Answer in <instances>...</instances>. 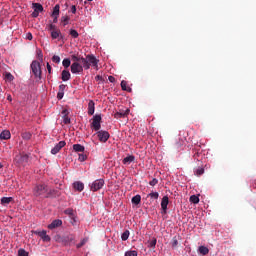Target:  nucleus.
Wrapping results in <instances>:
<instances>
[{
    "label": "nucleus",
    "mask_w": 256,
    "mask_h": 256,
    "mask_svg": "<svg viewBox=\"0 0 256 256\" xmlns=\"http://www.w3.org/2000/svg\"><path fill=\"white\" fill-rule=\"evenodd\" d=\"M55 239L57 243H61L62 245L67 246V245H71V243L75 241V236H73V234H69L66 236L57 235Z\"/></svg>",
    "instance_id": "nucleus-1"
},
{
    "label": "nucleus",
    "mask_w": 256,
    "mask_h": 256,
    "mask_svg": "<svg viewBox=\"0 0 256 256\" xmlns=\"http://www.w3.org/2000/svg\"><path fill=\"white\" fill-rule=\"evenodd\" d=\"M49 187L46 184H39L34 187L35 197H41V195H47Z\"/></svg>",
    "instance_id": "nucleus-2"
},
{
    "label": "nucleus",
    "mask_w": 256,
    "mask_h": 256,
    "mask_svg": "<svg viewBox=\"0 0 256 256\" xmlns=\"http://www.w3.org/2000/svg\"><path fill=\"white\" fill-rule=\"evenodd\" d=\"M30 67L33 75L36 78L41 79V63H39L37 60H34L32 61Z\"/></svg>",
    "instance_id": "nucleus-3"
},
{
    "label": "nucleus",
    "mask_w": 256,
    "mask_h": 256,
    "mask_svg": "<svg viewBox=\"0 0 256 256\" xmlns=\"http://www.w3.org/2000/svg\"><path fill=\"white\" fill-rule=\"evenodd\" d=\"M101 115L100 114H96L93 116L92 118V123L90 124L91 129H93V131H100L101 130Z\"/></svg>",
    "instance_id": "nucleus-4"
},
{
    "label": "nucleus",
    "mask_w": 256,
    "mask_h": 256,
    "mask_svg": "<svg viewBox=\"0 0 256 256\" xmlns=\"http://www.w3.org/2000/svg\"><path fill=\"white\" fill-rule=\"evenodd\" d=\"M86 62L88 63V69H91V66L95 69H98L99 67V59L95 57V55H87L86 56Z\"/></svg>",
    "instance_id": "nucleus-5"
},
{
    "label": "nucleus",
    "mask_w": 256,
    "mask_h": 256,
    "mask_svg": "<svg viewBox=\"0 0 256 256\" xmlns=\"http://www.w3.org/2000/svg\"><path fill=\"white\" fill-rule=\"evenodd\" d=\"M96 135H97L100 143H107V141H109V137H111L109 132H107L105 130H98Z\"/></svg>",
    "instance_id": "nucleus-6"
},
{
    "label": "nucleus",
    "mask_w": 256,
    "mask_h": 256,
    "mask_svg": "<svg viewBox=\"0 0 256 256\" xmlns=\"http://www.w3.org/2000/svg\"><path fill=\"white\" fill-rule=\"evenodd\" d=\"M71 73H73L74 75L83 73V69H85V67H83V64L81 65L79 62H73L71 64Z\"/></svg>",
    "instance_id": "nucleus-7"
},
{
    "label": "nucleus",
    "mask_w": 256,
    "mask_h": 256,
    "mask_svg": "<svg viewBox=\"0 0 256 256\" xmlns=\"http://www.w3.org/2000/svg\"><path fill=\"white\" fill-rule=\"evenodd\" d=\"M71 59L74 63H82L85 70L89 69V64L87 63V59L81 56L72 55Z\"/></svg>",
    "instance_id": "nucleus-8"
},
{
    "label": "nucleus",
    "mask_w": 256,
    "mask_h": 256,
    "mask_svg": "<svg viewBox=\"0 0 256 256\" xmlns=\"http://www.w3.org/2000/svg\"><path fill=\"white\" fill-rule=\"evenodd\" d=\"M103 185H105V180L103 179H98L95 180L92 185L90 186L91 191H99V189H103Z\"/></svg>",
    "instance_id": "nucleus-9"
},
{
    "label": "nucleus",
    "mask_w": 256,
    "mask_h": 256,
    "mask_svg": "<svg viewBox=\"0 0 256 256\" xmlns=\"http://www.w3.org/2000/svg\"><path fill=\"white\" fill-rule=\"evenodd\" d=\"M35 235H39L40 238L42 239V241H44V243H49V241H51V237L49 235H47V231L42 230V231H34Z\"/></svg>",
    "instance_id": "nucleus-10"
},
{
    "label": "nucleus",
    "mask_w": 256,
    "mask_h": 256,
    "mask_svg": "<svg viewBox=\"0 0 256 256\" xmlns=\"http://www.w3.org/2000/svg\"><path fill=\"white\" fill-rule=\"evenodd\" d=\"M65 145H67L65 141H60L58 144H56L51 150L52 155H57V153H59V151H61Z\"/></svg>",
    "instance_id": "nucleus-11"
},
{
    "label": "nucleus",
    "mask_w": 256,
    "mask_h": 256,
    "mask_svg": "<svg viewBox=\"0 0 256 256\" xmlns=\"http://www.w3.org/2000/svg\"><path fill=\"white\" fill-rule=\"evenodd\" d=\"M60 196H61V192L58 189H50L48 190L45 197L49 198V197H60Z\"/></svg>",
    "instance_id": "nucleus-12"
},
{
    "label": "nucleus",
    "mask_w": 256,
    "mask_h": 256,
    "mask_svg": "<svg viewBox=\"0 0 256 256\" xmlns=\"http://www.w3.org/2000/svg\"><path fill=\"white\" fill-rule=\"evenodd\" d=\"M61 225H63V221L60 219H56L52 221L51 224L48 225V229L50 230L57 229V227H61Z\"/></svg>",
    "instance_id": "nucleus-13"
},
{
    "label": "nucleus",
    "mask_w": 256,
    "mask_h": 256,
    "mask_svg": "<svg viewBox=\"0 0 256 256\" xmlns=\"http://www.w3.org/2000/svg\"><path fill=\"white\" fill-rule=\"evenodd\" d=\"M129 109H126L125 111L116 112L114 114L115 119H125L127 115H129Z\"/></svg>",
    "instance_id": "nucleus-14"
},
{
    "label": "nucleus",
    "mask_w": 256,
    "mask_h": 256,
    "mask_svg": "<svg viewBox=\"0 0 256 256\" xmlns=\"http://www.w3.org/2000/svg\"><path fill=\"white\" fill-rule=\"evenodd\" d=\"M0 139L1 141H8V139H11V132L9 130H3L0 133Z\"/></svg>",
    "instance_id": "nucleus-15"
},
{
    "label": "nucleus",
    "mask_w": 256,
    "mask_h": 256,
    "mask_svg": "<svg viewBox=\"0 0 256 256\" xmlns=\"http://www.w3.org/2000/svg\"><path fill=\"white\" fill-rule=\"evenodd\" d=\"M167 205H169V196H164L161 201V208L164 213H167Z\"/></svg>",
    "instance_id": "nucleus-16"
},
{
    "label": "nucleus",
    "mask_w": 256,
    "mask_h": 256,
    "mask_svg": "<svg viewBox=\"0 0 256 256\" xmlns=\"http://www.w3.org/2000/svg\"><path fill=\"white\" fill-rule=\"evenodd\" d=\"M18 162L21 165H27V163H29V155L22 154V155L18 156Z\"/></svg>",
    "instance_id": "nucleus-17"
},
{
    "label": "nucleus",
    "mask_w": 256,
    "mask_h": 256,
    "mask_svg": "<svg viewBox=\"0 0 256 256\" xmlns=\"http://www.w3.org/2000/svg\"><path fill=\"white\" fill-rule=\"evenodd\" d=\"M95 114V102L93 100H90L88 103V115H94Z\"/></svg>",
    "instance_id": "nucleus-18"
},
{
    "label": "nucleus",
    "mask_w": 256,
    "mask_h": 256,
    "mask_svg": "<svg viewBox=\"0 0 256 256\" xmlns=\"http://www.w3.org/2000/svg\"><path fill=\"white\" fill-rule=\"evenodd\" d=\"M73 187L76 191L81 192L85 189V184H83V182L77 181L73 183Z\"/></svg>",
    "instance_id": "nucleus-19"
},
{
    "label": "nucleus",
    "mask_w": 256,
    "mask_h": 256,
    "mask_svg": "<svg viewBox=\"0 0 256 256\" xmlns=\"http://www.w3.org/2000/svg\"><path fill=\"white\" fill-rule=\"evenodd\" d=\"M133 161H135V156L129 155V156L125 157V158L122 160V163H123L124 165H131V163H133Z\"/></svg>",
    "instance_id": "nucleus-20"
},
{
    "label": "nucleus",
    "mask_w": 256,
    "mask_h": 256,
    "mask_svg": "<svg viewBox=\"0 0 256 256\" xmlns=\"http://www.w3.org/2000/svg\"><path fill=\"white\" fill-rule=\"evenodd\" d=\"M61 75L62 81H69L71 79V73L68 70H63Z\"/></svg>",
    "instance_id": "nucleus-21"
},
{
    "label": "nucleus",
    "mask_w": 256,
    "mask_h": 256,
    "mask_svg": "<svg viewBox=\"0 0 256 256\" xmlns=\"http://www.w3.org/2000/svg\"><path fill=\"white\" fill-rule=\"evenodd\" d=\"M60 9H61V6H59V4H56L53 8L51 17H59Z\"/></svg>",
    "instance_id": "nucleus-22"
},
{
    "label": "nucleus",
    "mask_w": 256,
    "mask_h": 256,
    "mask_svg": "<svg viewBox=\"0 0 256 256\" xmlns=\"http://www.w3.org/2000/svg\"><path fill=\"white\" fill-rule=\"evenodd\" d=\"M73 149L76 151V153H83L85 151V146L81 144H74Z\"/></svg>",
    "instance_id": "nucleus-23"
},
{
    "label": "nucleus",
    "mask_w": 256,
    "mask_h": 256,
    "mask_svg": "<svg viewBox=\"0 0 256 256\" xmlns=\"http://www.w3.org/2000/svg\"><path fill=\"white\" fill-rule=\"evenodd\" d=\"M121 89L122 91H128V93H131V88L127 86V81L125 80L121 81Z\"/></svg>",
    "instance_id": "nucleus-24"
},
{
    "label": "nucleus",
    "mask_w": 256,
    "mask_h": 256,
    "mask_svg": "<svg viewBox=\"0 0 256 256\" xmlns=\"http://www.w3.org/2000/svg\"><path fill=\"white\" fill-rule=\"evenodd\" d=\"M198 251H199L200 255H208L209 254V248H207L205 246H200L198 248Z\"/></svg>",
    "instance_id": "nucleus-25"
},
{
    "label": "nucleus",
    "mask_w": 256,
    "mask_h": 256,
    "mask_svg": "<svg viewBox=\"0 0 256 256\" xmlns=\"http://www.w3.org/2000/svg\"><path fill=\"white\" fill-rule=\"evenodd\" d=\"M51 37L52 39H59V37H61V30H54L51 32Z\"/></svg>",
    "instance_id": "nucleus-26"
},
{
    "label": "nucleus",
    "mask_w": 256,
    "mask_h": 256,
    "mask_svg": "<svg viewBox=\"0 0 256 256\" xmlns=\"http://www.w3.org/2000/svg\"><path fill=\"white\" fill-rule=\"evenodd\" d=\"M33 8L36 10V12L43 13V5L39 3H33Z\"/></svg>",
    "instance_id": "nucleus-27"
},
{
    "label": "nucleus",
    "mask_w": 256,
    "mask_h": 256,
    "mask_svg": "<svg viewBox=\"0 0 256 256\" xmlns=\"http://www.w3.org/2000/svg\"><path fill=\"white\" fill-rule=\"evenodd\" d=\"M13 201V197H2L1 198V203L2 205H9Z\"/></svg>",
    "instance_id": "nucleus-28"
},
{
    "label": "nucleus",
    "mask_w": 256,
    "mask_h": 256,
    "mask_svg": "<svg viewBox=\"0 0 256 256\" xmlns=\"http://www.w3.org/2000/svg\"><path fill=\"white\" fill-rule=\"evenodd\" d=\"M70 17L68 15L62 16L61 17V23H63V27L66 25H69Z\"/></svg>",
    "instance_id": "nucleus-29"
},
{
    "label": "nucleus",
    "mask_w": 256,
    "mask_h": 256,
    "mask_svg": "<svg viewBox=\"0 0 256 256\" xmlns=\"http://www.w3.org/2000/svg\"><path fill=\"white\" fill-rule=\"evenodd\" d=\"M132 203L134 205H139V203H141V195L137 194L134 197H132Z\"/></svg>",
    "instance_id": "nucleus-30"
},
{
    "label": "nucleus",
    "mask_w": 256,
    "mask_h": 256,
    "mask_svg": "<svg viewBox=\"0 0 256 256\" xmlns=\"http://www.w3.org/2000/svg\"><path fill=\"white\" fill-rule=\"evenodd\" d=\"M157 245V238H152L148 241V247H151L152 249H155Z\"/></svg>",
    "instance_id": "nucleus-31"
},
{
    "label": "nucleus",
    "mask_w": 256,
    "mask_h": 256,
    "mask_svg": "<svg viewBox=\"0 0 256 256\" xmlns=\"http://www.w3.org/2000/svg\"><path fill=\"white\" fill-rule=\"evenodd\" d=\"M62 65L63 67H65V69H68V67H71V60L69 58H65L62 61Z\"/></svg>",
    "instance_id": "nucleus-32"
},
{
    "label": "nucleus",
    "mask_w": 256,
    "mask_h": 256,
    "mask_svg": "<svg viewBox=\"0 0 256 256\" xmlns=\"http://www.w3.org/2000/svg\"><path fill=\"white\" fill-rule=\"evenodd\" d=\"M190 203H194V205H197V203H199V196L197 195L190 196Z\"/></svg>",
    "instance_id": "nucleus-33"
},
{
    "label": "nucleus",
    "mask_w": 256,
    "mask_h": 256,
    "mask_svg": "<svg viewBox=\"0 0 256 256\" xmlns=\"http://www.w3.org/2000/svg\"><path fill=\"white\" fill-rule=\"evenodd\" d=\"M129 235H130L129 230L124 231V232L122 233V235H121L122 241H127V239H129Z\"/></svg>",
    "instance_id": "nucleus-34"
},
{
    "label": "nucleus",
    "mask_w": 256,
    "mask_h": 256,
    "mask_svg": "<svg viewBox=\"0 0 256 256\" xmlns=\"http://www.w3.org/2000/svg\"><path fill=\"white\" fill-rule=\"evenodd\" d=\"M70 35L73 37V39H77V37H79V32H77V30L71 29Z\"/></svg>",
    "instance_id": "nucleus-35"
},
{
    "label": "nucleus",
    "mask_w": 256,
    "mask_h": 256,
    "mask_svg": "<svg viewBox=\"0 0 256 256\" xmlns=\"http://www.w3.org/2000/svg\"><path fill=\"white\" fill-rule=\"evenodd\" d=\"M62 119H63L64 125L71 124V118H69V116H62Z\"/></svg>",
    "instance_id": "nucleus-36"
},
{
    "label": "nucleus",
    "mask_w": 256,
    "mask_h": 256,
    "mask_svg": "<svg viewBox=\"0 0 256 256\" xmlns=\"http://www.w3.org/2000/svg\"><path fill=\"white\" fill-rule=\"evenodd\" d=\"M5 79H7V81H13V79H15V77L13 76V74L6 72Z\"/></svg>",
    "instance_id": "nucleus-37"
},
{
    "label": "nucleus",
    "mask_w": 256,
    "mask_h": 256,
    "mask_svg": "<svg viewBox=\"0 0 256 256\" xmlns=\"http://www.w3.org/2000/svg\"><path fill=\"white\" fill-rule=\"evenodd\" d=\"M203 173H205V169L203 168H198L195 171V175H197V177H200V175H203Z\"/></svg>",
    "instance_id": "nucleus-38"
},
{
    "label": "nucleus",
    "mask_w": 256,
    "mask_h": 256,
    "mask_svg": "<svg viewBox=\"0 0 256 256\" xmlns=\"http://www.w3.org/2000/svg\"><path fill=\"white\" fill-rule=\"evenodd\" d=\"M177 245H179V240H177V236H174L173 239H172L173 249H175V247H177Z\"/></svg>",
    "instance_id": "nucleus-39"
},
{
    "label": "nucleus",
    "mask_w": 256,
    "mask_h": 256,
    "mask_svg": "<svg viewBox=\"0 0 256 256\" xmlns=\"http://www.w3.org/2000/svg\"><path fill=\"white\" fill-rule=\"evenodd\" d=\"M18 256H29V253H27V251H25V249H19Z\"/></svg>",
    "instance_id": "nucleus-40"
},
{
    "label": "nucleus",
    "mask_w": 256,
    "mask_h": 256,
    "mask_svg": "<svg viewBox=\"0 0 256 256\" xmlns=\"http://www.w3.org/2000/svg\"><path fill=\"white\" fill-rule=\"evenodd\" d=\"M137 251L135 250H130V251H127L125 252V256H137Z\"/></svg>",
    "instance_id": "nucleus-41"
},
{
    "label": "nucleus",
    "mask_w": 256,
    "mask_h": 256,
    "mask_svg": "<svg viewBox=\"0 0 256 256\" xmlns=\"http://www.w3.org/2000/svg\"><path fill=\"white\" fill-rule=\"evenodd\" d=\"M52 61H53V63L59 64V63H61V57H59V56H57V55H54V56L52 57Z\"/></svg>",
    "instance_id": "nucleus-42"
},
{
    "label": "nucleus",
    "mask_w": 256,
    "mask_h": 256,
    "mask_svg": "<svg viewBox=\"0 0 256 256\" xmlns=\"http://www.w3.org/2000/svg\"><path fill=\"white\" fill-rule=\"evenodd\" d=\"M148 197H151V199H159V193L152 192V193L148 194Z\"/></svg>",
    "instance_id": "nucleus-43"
},
{
    "label": "nucleus",
    "mask_w": 256,
    "mask_h": 256,
    "mask_svg": "<svg viewBox=\"0 0 256 256\" xmlns=\"http://www.w3.org/2000/svg\"><path fill=\"white\" fill-rule=\"evenodd\" d=\"M57 30L58 29H57V26L55 24L48 25V31L53 32V31H57Z\"/></svg>",
    "instance_id": "nucleus-44"
},
{
    "label": "nucleus",
    "mask_w": 256,
    "mask_h": 256,
    "mask_svg": "<svg viewBox=\"0 0 256 256\" xmlns=\"http://www.w3.org/2000/svg\"><path fill=\"white\" fill-rule=\"evenodd\" d=\"M157 183H159V180H157L156 178L152 179L149 182V185H151V187H155V185H157Z\"/></svg>",
    "instance_id": "nucleus-45"
},
{
    "label": "nucleus",
    "mask_w": 256,
    "mask_h": 256,
    "mask_svg": "<svg viewBox=\"0 0 256 256\" xmlns=\"http://www.w3.org/2000/svg\"><path fill=\"white\" fill-rule=\"evenodd\" d=\"M23 139H31V133L29 132H25L24 134H22Z\"/></svg>",
    "instance_id": "nucleus-46"
},
{
    "label": "nucleus",
    "mask_w": 256,
    "mask_h": 256,
    "mask_svg": "<svg viewBox=\"0 0 256 256\" xmlns=\"http://www.w3.org/2000/svg\"><path fill=\"white\" fill-rule=\"evenodd\" d=\"M85 243H87V240L83 239L79 244H77V249H81Z\"/></svg>",
    "instance_id": "nucleus-47"
},
{
    "label": "nucleus",
    "mask_w": 256,
    "mask_h": 256,
    "mask_svg": "<svg viewBox=\"0 0 256 256\" xmlns=\"http://www.w3.org/2000/svg\"><path fill=\"white\" fill-rule=\"evenodd\" d=\"M26 39H28V41H33V34H31V32H28L26 34Z\"/></svg>",
    "instance_id": "nucleus-48"
},
{
    "label": "nucleus",
    "mask_w": 256,
    "mask_h": 256,
    "mask_svg": "<svg viewBox=\"0 0 256 256\" xmlns=\"http://www.w3.org/2000/svg\"><path fill=\"white\" fill-rule=\"evenodd\" d=\"M62 115L63 117H67L69 115V110L67 109L62 110Z\"/></svg>",
    "instance_id": "nucleus-49"
},
{
    "label": "nucleus",
    "mask_w": 256,
    "mask_h": 256,
    "mask_svg": "<svg viewBox=\"0 0 256 256\" xmlns=\"http://www.w3.org/2000/svg\"><path fill=\"white\" fill-rule=\"evenodd\" d=\"M71 13L73 14L77 13V7L75 5L71 7Z\"/></svg>",
    "instance_id": "nucleus-50"
},
{
    "label": "nucleus",
    "mask_w": 256,
    "mask_h": 256,
    "mask_svg": "<svg viewBox=\"0 0 256 256\" xmlns=\"http://www.w3.org/2000/svg\"><path fill=\"white\" fill-rule=\"evenodd\" d=\"M65 87H66V86H65L64 84L60 85V86H59V92H62V93H63V92L65 91Z\"/></svg>",
    "instance_id": "nucleus-51"
},
{
    "label": "nucleus",
    "mask_w": 256,
    "mask_h": 256,
    "mask_svg": "<svg viewBox=\"0 0 256 256\" xmlns=\"http://www.w3.org/2000/svg\"><path fill=\"white\" fill-rule=\"evenodd\" d=\"M63 95H64L63 92H58L57 99H59V100L63 99Z\"/></svg>",
    "instance_id": "nucleus-52"
},
{
    "label": "nucleus",
    "mask_w": 256,
    "mask_h": 256,
    "mask_svg": "<svg viewBox=\"0 0 256 256\" xmlns=\"http://www.w3.org/2000/svg\"><path fill=\"white\" fill-rule=\"evenodd\" d=\"M46 67L49 75H51V64L47 63Z\"/></svg>",
    "instance_id": "nucleus-53"
},
{
    "label": "nucleus",
    "mask_w": 256,
    "mask_h": 256,
    "mask_svg": "<svg viewBox=\"0 0 256 256\" xmlns=\"http://www.w3.org/2000/svg\"><path fill=\"white\" fill-rule=\"evenodd\" d=\"M32 17H34V18L39 17V12H37L36 10H34V13H32Z\"/></svg>",
    "instance_id": "nucleus-54"
},
{
    "label": "nucleus",
    "mask_w": 256,
    "mask_h": 256,
    "mask_svg": "<svg viewBox=\"0 0 256 256\" xmlns=\"http://www.w3.org/2000/svg\"><path fill=\"white\" fill-rule=\"evenodd\" d=\"M108 81H110V83H115V78L113 76H109Z\"/></svg>",
    "instance_id": "nucleus-55"
},
{
    "label": "nucleus",
    "mask_w": 256,
    "mask_h": 256,
    "mask_svg": "<svg viewBox=\"0 0 256 256\" xmlns=\"http://www.w3.org/2000/svg\"><path fill=\"white\" fill-rule=\"evenodd\" d=\"M85 159H87L85 155H79V161H85Z\"/></svg>",
    "instance_id": "nucleus-56"
},
{
    "label": "nucleus",
    "mask_w": 256,
    "mask_h": 256,
    "mask_svg": "<svg viewBox=\"0 0 256 256\" xmlns=\"http://www.w3.org/2000/svg\"><path fill=\"white\" fill-rule=\"evenodd\" d=\"M53 17V23H57L59 16H52Z\"/></svg>",
    "instance_id": "nucleus-57"
},
{
    "label": "nucleus",
    "mask_w": 256,
    "mask_h": 256,
    "mask_svg": "<svg viewBox=\"0 0 256 256\" xmlns=\"http://www.w3.org/2000/svg\"><path fill=\"white\" fill-rule=\"evenodd\" d=\"M95 79L99 81V80L103 79V77L97 75V76L95 77Z\"/></svg>",
    "instance_id": "nucleus-58"
},
{
    "label": "nucleus",
    "mask_w": 256,
    "mask_h": 256,
    "mask_svg": "<svg viewBox=\"0 0 256 256\" xmlns=\"http://www.w3.org/2000/svg\"><path fill=\"white\" fill-rule=\"evenodd\" d=\"M39 58H40V59H43V53L40 52Z\"/></svg>",
    "instance_id": "nucleus-59"
},
{
    "label": "nucleus",
    "mask_w": 256,
    "mask_h": 256,
    "mask_svg": "<svg viewBox=\"0 0 256 256\" xmlns=\"http://www.w3.org/2000/svg\"><path fill=\"white\" fill-rule=\"evenodd\" d=\"M181 145H183V141L179 144H176L177 147H181Z\"/></svg>",
    "instance_id": "nucleus-60"
},
{
    "label": "nucleus",
    "mask_w": 256,
    "mask_h": 256,
    "mask_svg": "<svg viewBox=\"0 0 256 256\" xmlns=\"http://www.w3.org/2000/svg\"><path fill=\"white\" fill-rule=\"evenodd\" d=\"M0 169H3V164H1V162H0Z\"/></svg>",
    "instance_id": "nucleus-61"
},
{
    "label": "nucleus",
    "mask_w": 256,
    "mask_h": 256,
    "mask_svg": "<svg viewBox=\"0 0 256 256\" xmlns=\"http://www.w3.org/2000/svg\"><path fill=\"white\" fill-rule=\"evenodd\" d=\"M7 99H8V101H11V96H8V98H7Z\"/></svg>",
    "instance_id": "nucleus-62"
},
{
    "label": "nucleus",
    "mask_w": 256,
    "mask_h": 256,
    "mask_svg": "<svg viewBox=\"0 0 256 256\" xmlns=\"http://www.w3.org/2000/svg\"><path fill=\"white\" fill-rule=\"evenodd\" d=\"M1 23H3V21L0 20V25H1Z\"/></svg>",
    "instance_id": "nucleus-63"
},
{
    "label": "nucleus",
    "mask_w": 256,
    "mask_h": 256,
    "mask_svg": "<svg viewBox=\"0 0 256 256\" xmlns=\"http://www.w3.org/2000/svg\"><path fill=\"white\" fill-rule=\"evenodd\" d=\"M88 1H93V0H88Z\"/></svg>",
    "instance_id": "nucleus-64"
}]
</instances>
